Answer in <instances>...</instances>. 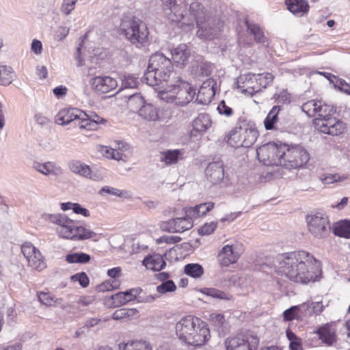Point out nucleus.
Returning <instances> with one entry per match:
<instances>
[{
  "mask_svg": "<svg viewBox=\"0 0 350 350\" xmlns=\"http://www.w3.org/2000/svg\"><path fill=\"white\" fill-rule=\"evenodd\" d=\"M322 301L305 302L301 304V312L303 317L319 314L323 310Z\"/></svg>",
  "mask_w": 350,
  "mask_h": 350,
  "instance_id": "obj_31",
  "label": "nucleus"
},
{
  "mask_svg": "<svg viewBox=\"0 0 350 350\" xmlns=\"http://www.w3.org/2000/svg\"><path fill=\"white\" fill-rule=\"evenodd\" d=\"M176 286L172 280H167L157 286V291L159 294H165L175 291Z\"/></svg>",
  "mask_w": 350,
  "mask_h": 350,
  "instance_id": "obj_56",
  "label": "nucleus"
},
{
  "mask_svg": "<svg viewBox=\"0 0 350 350\" xmlns=\"http://www.w3.org/2000/svg\"><path fill=\"white\" fill-rule=\"evenodd\" d=\"M281 109L280 106H273L264 120L265 127L267 130H272L278 122V114Z\"/></svg>",
  "mask_w": 350,
  "mask_h": 350,
  "instance_id": "obj_38",
  "label": "nucleus"
},
{
  "mask_svg": "<svg viewBox=\"0 0 350 350\" xmlns=\"http://www.w3.org/2000/svg\"><path fill=\"white\" fill-rule=\"evenodd\" d=\"M257 86L259 88V92L262 89L267 88L273 80V75L270 72H263L260 74H255Z\"/></svg>",
  "mask_w": 350,
  "mask_h": 350,
  "instance_id": "obj_49",
  "label": "nucleus"
},
{
  "mask_svg": "<svg viewBox=\"0 0 350 350\" xmlns=\"http://www.w3.org/2000/svg\"><path fill=\"white\" fill-rule=\"evenodd\" d=\"M71 280L75 282H79L81 286L86 287L89 284V278L84 272L78 273L71 276Z\"/></svg>",
  "mask_w": 350,
  "mask_h": 350,
  "instance_id": "obj_59",
  "label": "nucleus"
},
{
  "mask_svg": "<svg viewBox=\"0 0 350 350\" xmlns=\"http://www.w3.org/2000/svg\"><path fill=\"white\" fill-rule=\"evenodd\" d=\"M240 131L242 134L240 139L243 144V147H251L257 139L258 135L257 130L252 126L243 124L240 126Z\"/></svg>",
  "mask_w": 350,
  "mask_h": 350,
  "instance_id": "obj_26",
  "label": "nucleus"
},
{
  "mask_svg": "<svg viewBox=\"0 0 350 350\" xmlns=\"http://www.w3.org/2000/svg\"><path fill=\"white\" fill-rule=\"evenodd\" d=\"M21 251L27 262H29V260L33 257L37 252H39V250L30 242H26L23 244L21 246Z\"/></svg>",
  "mask_w": 350,
  "mask_h": 350,
  "instance_id": "obj_57",
  "label": "nucleus"
},
{
  "mask_svg": "<svg viewBox=\"0 0 350 350\" xmlns=\"http://www.w3.org/2000/svg\"><path fill=\"white\" fill-rule=\"evenodd\" d=\"M138 116L142 119L150 122H165L170 117V113L165 108H159L157 106L146 103Z\"/></svg>",
  "mask_w": 350,
  "mask_h": 350,
  "instance_id": "obj_13",
  "label": "nucleus"
},
{
  "mask_svg": "<svg viewBox=\"0 0 350 350\" xmlns=\"http://www.w3.org/2000/svg\"><path fill=\"white\" fill-rule=\"evenodd\" d=\"M213 207L214 203L212 202L201 203L193 207L186 208L185 213L187 217L191 219H197L205 215L208 212L212 210Z\"/></svg>",
  "mask_w": 350,
  "mask_h": 350,
  "instance_id": "obj_28",
  "label": "nucleus"
},
{
  "mask_svg": "<svg viewBox=\"0 0 350 350\" xmlns=\"http://www.w3.org/2000/svg\"><path fill=\"white\" fill-rule=\"evenodd\" d=\"M142 265L148 269L159 271L165 267L166 262L161 255L157 254L146 257Z\"/></svg>",
  "mask_w": 350,
  "mask_h": 350,
  "instance_id": "obj_30",
  "label": "nucleus"
},
{
  "mask_svg": "<svg viewBox=\"0 0 350 350\" xmlns=\"http://www.w3.org/2000/svg\"><path fill=\"white\" fill-rule=\"evenodd\" d=\"M210 321L215 327L219 328L224 325L225 319L221 314L213 313L210 315Z\"/></svg>",
  "mask_w": 350,
  "mask_h": 350,
  "instance_id": "obj_62",
  "label": "nucleus"
},
{
  "mask_svg": "<svg viewBox=\"0 0 350 350\" xmlns=\"http://www.w3.org/2000/svg\"><path fill=\"white\" fill-rule=\"evenodd\" d=\"M247 29L250 33L254 37L257 42L264 43L266 41V38L264 35L262 29L256 24L246 22Z\"/></svg>",
  "mask_w": 350,
  "mask_h": 350,
  "instance_id": "obj_48",
  "label": "nucleus"
},
{
  "mask_svg": "<svg viewBox=\"0 0 350 350\" xmlns=\"http://www.w3.org/2000/svg\"><path fill=\"white\" fill-rule=\"evenodd\" d=\"M273 142L265 144L256 149V154L259 161L267 165H280L282 155L280 150L282 146Z\"/></svg>",
  "mask_w": 350,
  "mask_h": 350,
  "instance_id": "obj_11",
  "label": "nucleus"
},
{
  "mask_svg": "<svg viewBox=\"0 0 350 350\" xmlns=\"http://www.w3.org/2000/svg\"><path fill=\"white\" fill-rule=\"evenodd\" d=\"M120 350H152L151 343L146 340H131L119 344Z\"/></svg>",
  "mask_w": 350,
  "mask_h": 350,
  "instance_id": "obj_29",
  "label": "nucleus"
},
{
  "mask_svg": "<svg viewBox=\"0 0 350 350\" xmlns=\"http://www.w3.org/2000/svg\"><path fill=\"white\" fill-rule=\"evenodd\" d=\"M303 315L301 312V304L298 306H293L283 312V318L286 321H293L294 319H299Z\"/></svg>",
  "mask_w": 350,
  "mask_h": 350,
  "instance_id": "obj_50",
  "label": "nucleus"
},
{
  "mask_svg": "<svg viewBox=\"0 0 350 350\" xmlns=\"http://www.w3.org/2000/svg\"><path fill=\"white\" fill-rule=\"evenodd\" d=\"M243 252L242 244L237 241H230L218 252L217 260L221 267H228L236 263Z\"/></svg>",
  "mask_w": 350,
  "mask_h": 350,
  "instance_id": "obj_10",
  "label": "nucleus"
},
{
  "mask_svg": "<svg viewBox=\"0 0 350 350\" xmlns=\"http://www.w3.org/2000/svg\"><path fill=\"white\" fill-rule=\"evenodd\" d=\"M240 126L232 129L226 137L227 144L234 148L243 147L241 142V133H240Z\"/></svg>",
  "mask_w": 350,
  "mask_h": 350,
  "instance_id": "obj_40",
  "label": "nucleus"
},
{
  "mask_svg": "<svg viewBox=\"0 0 350 350\" xmlns=\"http://www.w3.org/2000/svg\"><path fill=\"white\" fill-rule=\"evenodd\" d=\"M103 121V119L96 116V120H92L85 113V116L80 120L78 123V127L80 129H87L89 131H96L98 128V124Z\"/></svg>",
  "mask_w": 350,
  "mask_h": 350,
  "instance_id": "obj_37",
  "label": "nucleus"
},
{
  "mask_svg": "<svg viewBox=\"0 0 350 350\" xmlns=\"http://www.w3.org/2000/svg\"><path fill=\"white\" fill-rule=\"evenodd\" d=\"M142 292V290L141 288H133L123 293L127 303L135 299H137V302L151 303L157 297L156 295H140Z\"/></svg>",
  "mask_w": 350,
  "mask_h": 350,
  "instance_id": "obj_27",
  "label": "nucleus"
},
{
  "mask_svg": "<svg viewBox=\"0 0 350 350\" xmlns=\"http://www.w3.org/2000/svg\"><path fill=\"white\" fill-rule=\"evenodd\" d=\"M77 221L72 220L65 214H60L56 223V233L63 239H70Z\"/></svg>",
  "mask_w": 350,
  "mask_h": 350,
  "instance_id": "obj_17",
  "label": "nucleus"
},
{
  "mask_svg": "<svg viewBox=\"0 0 350 350\" xmlns=\"http://www.w3.org/2000/svg\"><path fill=\"white\" fill-rule=\"evenodd\" d=\"M173 70L170 59L161 53L152 55L142 81L150 86H157L167 81Z\"/></svg>",
  "mask_w": 350,
  "mask_h": 350,
  "instance_id": "obj_4",
  "label": "nucleus"
},
{
  "mask_svg": "<svg viewBox=\"0 0 350 350\" xmlns=\"http://www.w3.org/2000/svg\"><path fill=\"white\" fill-rule=\"evenodd\" d=\"M319 338L327 346H332L336 342L335 328L329 323L319 327L315 332Z\"/></svg>",
  "mask_w": 350,
  "mask_h": 350,
  "instance_id": "obj_24",
  "label": "nucleus"
},
{
  "mask_svg": "<svg viewBox=\"0 0 350 350\" xmlns=\"http://www.w3.org/2000/svg\"><path fill=\"white\" fill-rule=\"evenodd\" d=\"M207 180L213 185L221 182L224 178V165L221 161L213 162L208 164L205 171Z\"/></svg>",
  "mask_w": 350,
  "mask_h": 350,
  "instance_id": "obj_19",
  "label": "nucleus"
},
{
  "mask_svg": "<svg viewBox=\"0 0 350 350\" xmlns=\"http://www.w3.org/2000/svg\"><path fill=\"white\" fill-rule=\"evenodd\" d=\"M164 6V10H168L170 12L167 14L170 15L174 13V16H170V18L173 21H180L184 17L183 12H178V5L176 3V0H161Z\"/></svg>",
  "mask_w": 350,
  "mask_h": 350,
  "instance_id": "obj_36",
  "label": "nucleus"
},
{
  "mask_svg": "<svg viewBox=\"0 0 350 350\" xmlns=\"http://www.w3.org/2000/svg\"><path fill=\"white\" fill-rule=\"evenodd\" d=\"M334 233L340 237L350 238V220H342L336 223L334 227Z\"/></svg>",
  "mask_w": 350,
  "mask_h": 350,
  "instance_id": "obj_41",
  "label": "nucleus"
},
{
  "mask_svg": "<svg viewBox=\"0 0 350 350\" xmlns=\"http://www.w3.org/2000/svg\"><path fill=\"white\" fill-rule=\"evenodd\" d=\"M302 111L309 117H317L314 124L319 131L331 135H340L346 130V124L336 118L331 117L333 107L321 100H310L302 105Z\"/></svg>",
  "mask_w": 350,
  "mask_h": 350,
  "instance_id": "obj_2",
  "label": "nucleus"
},
{
  "mask_svg": "<svg viewBox=\"0 0 350 350\" xmlns=\"http://www.w3.org/2000/svg\"><path fill=\"white\" fill-rule=\"evenodd\" d=\"M99 151L105 157L116 161L123 160L125 157L124 154L119 152L116 148L107 146H101L99 148Z\"/></svg>",
  "mask_w": 350,
  "mask_h": 350,
  "instance_id": "obj_44",
  "label": "nucleus"
},
{
  "mask_svg": "<svg viewBox=\"0 0 350 350\" xmlns=\"http://www.w3.org/2000/svg\"><path fill=\"white\" fill-rule=\"evenodd\" d=\"M85 116V112L78 108L68 107L61 109L55 116L54 122L55 124L66 126L73 123L78 126L80 120Z\"/></svg>",
  "mask_w": 350,
  "mask_h": 350,
  "instance_id": "obj_12",
  "label": "nucleus"
},
{
  "mask_svg": "<svg viewBox=\"0 0 350 350\" xmlns=\"http://www.w3.org/2000/svg\"><path fill=\"white\" fill-rule=\"evenodd\" d=\"M175 334L181 342L194 347L203 345L211 337L206 323L193 315L180 318L176 323Z\"/></svg>",
  "mask_w": 350,
  "mask_h": 350,
  "instance_id": "obj_3",
  "label": "nucleus"
},
{
  "mask_svg": "<svg viewBox=\"0 0 350 350\" xmlns=\"http://www.w3.org/2000/svg\"><path fill=\"white\" fill-rule=\"evenodd\" d=\"M216 228L217 223L214 221L206 223L199 229V233L202 235L210 234L213 232Z\"/></svg>",
  "mask_w": 350,
  "mask_h": 350,
  "instance_id": "obj_61",
  "label": "nucleus"
},
{
  "mask_svg": "<svg viewBox=\"0 0 350 350\" xmlns=\"http://www.w3.org/2000/svg\"><path fill=\"white\" fill-rule=\"evenodd\" d=\"M193 224L191 218L189 217H178L163 221L161 224V228L169 232H183L192 228Z\"/></svg>",
  "mask_w": 350,
  "mask_h": 350,
  "instance_id": "obj_14",
  "label": "nucleus"
},
{
  "mask_svg": "<svg viewBox=\"0 0 350 350\" xmlns=\"http://www.w3.org/2000/svg\"><path fill=\"white\" fill-rule=\"evenodd\" d=\"M78 0H63L61 12L66 14H70L75 8V4Z\"/></svg>",
  "mask_w": 350,
  "mask_h": 350,
  "instance_id": "obj_58",
  "label": "nucleus"
},
{
  "mask_svg": "<svg viewBox=\"0 0 350 350\" xmlns=\"http://www.w3.org/2000/svg\"><path fill=\"white\" fill-rule=\"evenodd\" d=\"M68 167L72 172L81 176L94 180H96L98 178V176L92 172L88 165L82 163L80 161L73 160L70 161L68 163Z\"/></svg>",
  "mask_w": 350,
  "mask_h": 350,
  "instance_id": "obj_23",
  "label": "nucleus"
},
{
  "mask_svg": "<svg viewBox=\"0 0 350 350\" xmlns=\"http://www.w3.org/2000/svg\"><path fill=\"white\" fill-rule=\"evenodd\" d=\"M185 273L193 278H200L204 274V268L198 263H189L184 267Z\"/></svg>",
  "mask_w": 350,
  "mask_h": 350,
  "instance_id": "obj_43",
  "label": "nucleus"
},
{
  "mask_svg": "<svg viewBox=\"0 0 350 350\" xmlns=\"http://www.w3.org/2000/svg\"><path fill=\"white\" fill-rule=\"evenodd\" d=\"M125 97L128 98L127 105L130 110L136 111L138 114L141 108H142L146 103L142 96L140 94L134 93L128 96L125 95Z\"/></svg>",
  "mask_w": 350,
  "mask_h": 350,
  "instance_id": "obj_35",
  "label": "nucleus"
},
{
  "mask_svg": "<svg viewBox=\"0 0 350 350\" xmlns=\"http://www.w3.org/2000/svg\"><path fill=\"white\" fill-rule=\"evenodd\" d=\"M69 28L64 26L59 27L55 32L54 38L55 40L60 41L64 40L69 33Z\"/></svg>",
  "mask_w": 350,
  "mask_h": 350,
  "instance_id": "obj_63",
  "label": "nucleus"
},
{
  "mask_svg": "<svg viewBox=\"0 0 350 350\" xmlns=\"http://www.w3.org/2000/svg\"><path fill=\"white\" fill-rule=\"evenodd\" d=\"M196 94V90L192 85L180 79L176 83L167 85L158 93L161 100L181 107L192 101Z\"/></svg>",
  "mask_w": 350,
  "mask_h": 350,
  "instance_id": "obj_5",
  "label": "nucleus"
},
{
  "mask_svg": "<svg viewBox=\"0 0 350 350\" xmlns=\"http://www.w3.org/2000/svg\"><path fill=\"white\" fill-rule=\"evenodd\" d=\"M349 176L347 174H328L321 178L324 184H332L341 183L349 179Z\"/></svg>",
  "mask_w": 350,
  "mask_h": 350,
  "instance_id": "obj_51",
  "label": "nucleus"
},
{
  "mask_svg": "<svg viewBox=\"0 0 350 350\" xmlns=\"http://www.w3.org/2000/svg\"><path fill=\"white\" fill-rule=\"evenodd\" d=\"M92 88L98 93H107L118 86V82L109 76H97L90 81Z\"/></svg>",
  "mask_w": 350,
  "mask_h": 350,
  "instance_id": "obj_16",
  "label": "nucleus"
},
{
  "mask_svg": "<svg viewBox=\"0 0 350 350\" xmlns=\"http://www.w3.org/2000/svg\"><path fill=\"white\" fill-rule=\"evenodd\" d=\"M202 24L204 27V32L208 33L211 34L210 37H205V36H198L202 39H206V40H211L213 39L220 31V27L219 26L215 27L213 24L211 20L205 19L202 20Z\"/></svg>",
  "mask_w": 350,
  "mask_h": 350,
  "instance_id": "obj_47",
  "label": "nucleus"
},
{
  "mask_svg": "<svg viewBox=\"0 0 350 350\" xmlns=\"http://www.w3.org/2000/svg\"><path fill=\"white\" fill-rule=\"evenodd\" d=\"M308 232L315 239H324L330 232L331 226L328 217L321 213H315L306 217Z\"/></svg>",
  "mask_w": 350,
  "mask_h": 350,
  "instance_id": "obj_9",
  "label": "nucleus"
},
{
  "mask_svg": "<svg viewBox=\"0 0 350 350\" xmlns=\"http://www.w3.org/2000/svg\"><path fill=\"white\" fill-rule=\"evenodd\" d=\"M28 265L29 267L38 271H41L46 267L43 256L40 251L37 252V253L29 260Z\"/></svg>",
  "mask_w": 350,
  "mask_h": 350,
  "instance_id": "obj_53",
  "label": "nucleus"
},
{
  "mask_svg": "<svg viewBox=\"0 0 350 350\" xmlns=\"http://www.w3.org/2000/svg\"><path fill=\"white\" fill-rule=\"evenodd\" d=\"M217 110L221 115H224L226 117H230L233 113L232 109L228 107L224 100L218 105Z\"/></svg>",
  "mask_w": 350,
  "mask_h": 350,
  "instance_id": "obj_64",
  "label": "nucleus"
},
{
  "mask_svg": "<svg viewBox=\"0 0 350 350\" xmlns=\"http://www.w3.org/2000/svg\"><path fill=\"white\" fill-rule=\"evenodd\" d=\"M120 31L121 35L137 47L144 46L148 41V27L142 20L136 16H124L121 21Z\"/></svg>",
  "mask_w": 350,
  "mask_h": 350,
  "instance_id": "obj_6",
  "label": "nucleus"
},
{
  "mask_svg": "<svg viewBox=\"0 0 350 350\" xmlns=\"http://www.w3.org/2000/svg\"><path fill=\"white\" fill-rule=\"evenodd\" d=\"M320 75L325 76L327 79L334 84V88L341 92H343L347 95H350V85L347 83L345 80L340 79L330 73L318 72Z\"/></svg>",
  "mask_w": 350,
  "mask_h": 350,
  "instance_id": "obj_32",
  "label": "nucleus"
},
{
  "mask_svg": "<svg viewBox=\"0 0 350 350\" xmlns=\"http://www.w3.org/2000/svg\"><path fill=\"white\" fill-rule=\"evenodd\" d=\"M213 80L208 79L204 81L196 96V101L202 105L208 104L215 96V91L213 88Z\"/></svg>",
  "mask_w": 350,
  "mask_h": 350,
  "instance_id": "obj_21",
  "label": "nucleus"
},
{
  "mask_svg": "<svg viewBox=\"0 0 350 350\" xmlns=\"http://www.w3.org/2000/svg\"><path fill=\"white\" fill-rule=\"evenodd\" d=\"M226 350H256L258 338L251 332H242L226 340Z\"/></svg>",
  "mask_w": 350,
  "mask_h": 350,
  "instance_id": "obj_8",
  "label": "nucleus"
},
{
  "mask_svg": "<svg viewBox=\"0 0 350 350\" xmlns=\"http://www.w3.org/2000/svg\"><path fill=\"white\" fill-rule=\"evenodd\" d=\"M171 55L176 66L183 67L189 63L191 52L186 44H181L172 50Z\"/></svg>",
  "mask_w": 350,
  "mask_h": 350,
  "instance_id": "obj_20",
  "label": "nucleus"
},
{
  "mask_svg": "<svg viewBox=\"0 0 350 350\" xmlns=\"http://www.w3.org/2000/svg\"><path fill=\"white\" fill-rule=\"evenodd\" d=\"M32 167L34 170L45 176H59L63 173L62 167L52 161L41 163L35 161L33 162Z\"/></svg>",
  "mask_w": 350,
  "mask_h": 350,
  "instance_id": "obj_22",
  "label": "nucleus"
},
{
  "mask_svg": "<svg viewBox=\"0 0 350 350\" xmlns=\"http://www.w3.org/2000/svg\"><path fill=\"white\" fill-rule=\"evenodd\" d=\"M38 300L46 306H55L59 304V299H57L55 296L49 293L40 292L38 295Z\"/></svg>",
  "mask_w": 350,
  "mask_h": 350,
  "instance_id": "obj_54",
  "label": "nucleus"
},
{
  "mask_svg": "<svg viewBox=\"0 0 350 350\" xmlns=\"http://www.w3.org/2000/svg\"><path fill=\"white\" fill-rule=\"evenodd\" d=\"M211 120L208 115L200 114L193 122V128L200 132H205L211 126Z\"/></svg>",
  "mask_w": 350,
  "mask_h": 350,
  "instance_id": "obj_39",
  "label": "nucleus"
},
{
  "mask_svg": "<svg viewBox=\"0 0 350 350\" xmlns=\"http://www.w3.org/2000/svg\"><path fill=\"white\" fill-rule=\"evenodd\" d=\"M72 230L73 232L71 234L69 240L74 241H82L87 239H94L96 236V232L86 226L80 224L77 221Z\"/></svg>",
  "mask_w": 350,
  "mask_h": 350,
  "instance_id": "obj_25",
  "label": "nucleus"
},
{
  "mask_svg": "<svg viewBox=\"0 0 350 350\" xmlns=\"http://www.w3.org/2000/svg\"><path fill=\"white\" fill-rule=\"evenodd\" d=\"M189 12L193 16L196 21V25L198 28L197 35L202 37H210V33L204 32V27L202 24V20H205L206 15L201 3L198 1L192 2L190 4Z\"/></svg>",
  "mask_w": 350,
  "mask_h": 350,
  "instance_id": "obj_18",
  "label": "nucleus"
},
{
  "mask_svg": "<svg viewBox=\"0 0 350 350\" xmlns=\"http://www.w3.org/2000/svg\"><path fill=\"white\" fill-rule=\"evenodd\" d=\"M91 259L88 254L84 252H75L68 254L66 256V260L69 263L85 264L90 262Z\"/></svg>",
  "mask_w": 350,
  "mask_h": 350,
  "instance_id": "obj_46",
  "label": "nucleus"
},
{
  "mask_svg": "<svg viewBox=\"0 0 350 350\" xmlns=\"http://www.w3.org/2000/svg\"><path fill=\"white\" fill-rule=\"evenodd\" d=\"M236 84L237 88L243 93L248 94L251 96L259 92L255 74L252 72L239 76L237 79Z\"/></svg>",
  "mask_w": 350,
  "mask_h": 350,
  "instance_id": "obj_15",
  "label": "nucleus"
},
{
  "mask_svg": "<svg viewBox=\"0 0 350 350\" xmlns=\"http://www.w3.org/2000/svg\"><path fill=\"white\" fill-rule=\"evenodd\" d=\"M113 307H118L127 303L123 292H119L111 297Z\"/></svg>",
  "mask_w": 350,
  "mask_h": 350,
  "instance_id": "obj_60",
  "label": "nucleus"
},
{
  "mask_svg": "<svg viewBox=\"0 0 350 350\" xmlns=\"http://www.w3.org/2000/svg\"><path fill=\"white\" fill-rule=\"evenodd\" d=\"M201 292L208 297L221 300H230L232 299V295L229 293L215 288H204Z\"/></svg>",
  "mask_w": 350,
  "mask_h": 350,
  "instance_id": "obj_45",
  "label": "nucleus"
},
{
  "mask_svg": "<svg viewBox=\"0 0 350 350\" xmlns=\"http://www.w3.org/2000/svg\"><path fill=\"white\" fill-rule=\"evenodd\" d=\"M288 10L294 14L302 15L308 10L309 5L304 0H286Z\"/></svg>",
  "mask_w": 350,
  "mask_h": 350,
  "instance_id": "obj_33",
  "label": "nucleus"
},
{
  "mask_svg": "<svg viewBox=\"0 0 350 350\" xmlns=\"http://www.w3.org/2000/svg\"><path fill=\"white\" fill-rule=\"evenodd\" d=\"M14 76V70L10 66H0V85H8L12 81Z\"/></svg>",
  "mask_w": 350,
  "mask_h": 350,
  "instance_id": "obj_42",
  "label": "nucleus"
},
{
  "mask_svg": "<svg viewBox=\"0 0 350 350\" xmlns=\"http://www.w3.org/2000/svg\"><path fill=\"white\" fill-rule=\"evenodd\" d=\"M139 84L138 78L130 74H125L122 77L121 90L126 88H135Z\"/></svg>",
  "mask_w": 350,
  "mask_h": 350,
  "instance_id": "obj_52",
  "label": "nucleus"
},
{
  "mask_svg": "<svg viewBox=\"0 0 350 350\" xmlns=\"http://www.w3.org/2000/svg\"><path fill=\"white\" fill-rule=\"evenodd\" d=\"M181 154V150L178 149L162 151L159 153V161L165 165H174L178 162Z\"/></svg>",
  "mask_w": 350,
  "mask_h": 350,
  "instance_id": "obj_34",
  "label": "nucleus"
},
{
  "mask_svg": "<svg viewBox=\"0 0 350 350\" xmlns=\"http://www.w3.org/2000/svg\"><path fill=\"white\" fill-rule=\"evenodd\" d=\"M279 153L282 155L280 166L286 169L301 167L310 159L308 151L299 145L289 146L286 144H283L282 150Z\"/></svg>",
  "mask_w": 350,
  "mask_h": 350,
  "instance_id": "obj_7",
  "label": "nucleus"
},
{
  "mask_svg": "<svg viewBox=\"0 0 350 350\" xmlns=\"http://www.w3.org/2000/svg\"><path fill=\"white\" fill-rule=\"evenodd\" d=\"M137 312L136 309L120 308L116 310L112 316L115 320H120L124 319H129L131 316Z\"/></svg>",
  "mask_w": 350,
  "mask_h": 350,
  "instance_id": "obj_55",
  "label": "nucleus"
},
{
  "mask_svg": "<svg viewBox=\"0 0 350 350\" xmlns=\"http://www.w3.org/2000/svg\"><path fill=\"white\" fill-rule=\"evenodd\" d=\"M275 267L278 274L302 284L315 282L321 274L318 261L305 250L279 255L275 259Z\"/></svg>",
  "mask_w": 350,
  "mask_h": 350,
  "instance_id": "obj_1",
  "label": "nucleus"
}]
</instances>
